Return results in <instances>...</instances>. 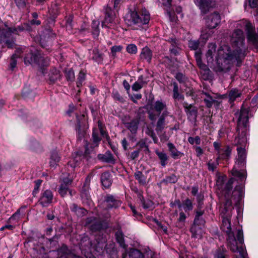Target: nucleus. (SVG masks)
I'll list each match as a JSON object with an SVG mask.
<instances>
[{"mask_svg": "<svg viewBox=\"0 0 258 258\" xmlns=\"http://www.w3.org/2000/svg\"><path fill=\"white\" fill-rule=\"evenodd\" d=\"M150 20V14L146 9H143L140 14L136 9L130 10L124 17L125 23L131 27L136 25L141 27L143 25L148 24Z\"/></svg>", "mask_w": 258, "mask_h": 258, "instance_id": "5", "label": "nucleus"}, {"mask_svg": "<svg viewBox=\"0 0 258 258\" xmlns=\"http://www.w3.org/2000/svg\"><path fill=\"white\" fill-rule=\"evenodd\" d=\"M25 63L26 64H32L37 66L39 68L40 72L45 75L47 73V65L45 64L46 62L44 58L40 53L34 54L32 53L28 54L25 58Z\"/></svg>", "mask_w": 258, "mask_h": 258, "instance_id": "8", "label": "nucleus"}, {"mask_svg": "<svg viewBox=\"0 0 258 258\" xmlns=\"http://www.w3.org/2000/svg\"><path fill=\"white\" fill-rule=\"evenodd\" d=\"M200 44L199 40H190L188 41V47L192 50H196L198 49Z\"/></svg>", "mask_w": 258, "mask_h": 258, "instance_id": "49", "label": "nucleus"}, {"mask_svg": "<svg viewBox=\"0 0 258 258\" xmlns=\"http://www.w3.org/2000/svg\"><path fill=\"white\" fill-rule=\"evenodd\" d=\"M39 203L43 207H47L48 206V191L45 190L39 200Z\"/></svg>", "mask_w": 258, "mask_h": 258, "instance_id": "40", "label": "nucleus"}, {"mask_svg": "<svg viewBox=\"0 0 258 258\" xmlns=\"http://www.w3.org/2000/svg\"><path fill=\"white\" fill-rule=\"evenodd\" d=\"M245 36L242 30L236 29L232 32L230 41L232 45L236 47L235 50H232L228 45L221 46L218 50L216 64L214 71L217 73H225L231 69L233 63L243 55V48L244 45Z\"/></svg>", "mask_w": 258, "mask_h": 258, "instance_id": "2", "label": "nucleus"}, {"mask_svg": "<svg viewBox=\"0 0 258 258\" xmlns=\"http://www.w3.org/2000/svg\"><path fill=\"white\" fill-rule=\"evenodd\" d=\"M156 155L160 160L161 166L165 167L168 164L169 157L167 154L164 151H160L158 150L155 151Z\"/></svg>", "mask_w": 258, "mask_h": 258, "instance_id": "27", "label": "nucleus"}, {"mask_svg": "<svg viewBox=\"0 0 258 258\" xmlns=\"http://www.w3.org/2000/svg\"><path fill=\"white\" fill-rule=\"evenodd\" d=\"M186 218V216L185 214L183 211H181L179 213V217L177 219V226L180 228H182L184 225Z\"/></svg>", "mask_w": 258, "mask_h": 258, "instance_id": "42", "label": "nucleus"}, {"mask_svg": "<svg viewBox=\"0 0 258 258\" xmlns=\"http://www.w3.org/2000/svg\"><path fill=\"white\" fill-rule=\"evenodd\" d=\"M231 153V149L228 146H226L217 153V160L220 159L228 160L230 157Z\"/></svg>", "mask_w": 258, "mask_h": 258, "instance_id": "20", "label": "nucleus"}, {"mask_svg": "<svg viewBox=\"0 0 258 258\" xmlns=\"http://www.w3.org/2000/svg\"><path fill=\"white\" fill-rule=\"evenodd\" d=\"M128 258H144V257L140 250L134 249L130 252Z\"/></svg>", "mask_w": 258, "mask_h": 258, "instance_id": "46", "label": "nucleus"}, {"mask_svg": "<svg viewBox=\"0 0 258 258\" xmlns=\"http://www.w3.org/2000/svg\"><path fill=\"white\" fill-rule=\"evenodd\" d=\"M237 158L235 164L231 170L232 174L241 179L245 178L244 168L246 164L245 149L243 147H237Z\"/></svg>", "mask_w": 258, "mask_h": 258, "instance_id": "6", "label": "nucleus"}, {"mask_svg": "<svg viewBox=\"0 0 258 258\" xmlns=\"http://www.w3.org/2000/svg\"><path fill=\"white\" fill-rule=\"evenodd\" d=\"M88 145H89V144L87 142H86L85 143V144L84 145L85 148V150L83 154L82 153V152H77V155L80 157L82 155H83L84 157L87 158L90 154L89 150L88 149Z\"/></svg>", "mask_w": 258, "mask_h": 258, "instance_id": "54", "label": "nucleus"}, {"mask_svg": "<svg viewBox=\"0 0 258 258\" xmlns=\"http://www.w3.org/2000/svg\"><path fill=\"white\" fill-rule=\"evenodd\" d=\"M246 132L247 129H241L239 131L236 130L237 135L235 138L234 144L237 147H243L245 149L247 143Z\"/></svg>", "mask_w": 258, "mask_h": 258, "instance_id": "12", "label": "nucleus"}, {"mask_svg": "<svg viewBox=\"0 0 258 258\" xmlns=\"http://www.w3.org/2000/svg\"><path fill=\"white\" fill-rule=\"evenodd\" d=\"M178 86L176 83H173V98L175 99L184 100V96L180 94L178 92Z\"/></svg>", "mask_w": 258, "mask_h": 258, "instance_id": "41", "label": "nucleus"}, {"mask_svg": "<svg viewBox=\"0 0 258 258\" xmlns=\"http://www.w3.org/2000/svg\"><path fill=\"white\" fill-rule=\"evenodd\" d=\"M91 59L98 64L102 63L103 60V54L100 52L98 49L95 48L90 52Z\"/></svg>", "mask_w": 258, "mask_h": 258, "instance_id": "21", "label": "nucleus"}, {"mask_svg": "<svg viewBox=\"0 0 258 258\" xmlns=\"http://www.w3.org/2000/svg\"><path fill=\"white\" fill-rule=\"evenodd\" d=\"M58 192L62 197L66 196L68 192H69V194L71 196L73 195L72 190H70L69 187L66 186L60 185L58 189Z\"/></svg>", "mask_w": 258, "mask_h": 258, "instance_id": "47", "label": "nucleus"}, {"mask_svg": "<svg viewBox=\"0 0 258 258\" xmlns=\"http://www.w3.org/2000/svg\"><path fill=\"white\" fill-rule=\"evenodd\" d=\"M134 176L140 185L145 186L147 184V177L142 171L137 170L134 173Z\"/></svg>", "mask_w": 258, "mask_h": 258, "instance_id": "31", "label": "nucleus"}, {"mask_svg": "<svg viewBox=\"0 0 258 258\" xmlns=\"http://www.w3.org/2000/svg\"><path fill=\"white\" fill-rule=\"evenodd\" d=\"M100 22L98 20H93L92 23V33L94 38H96L99 34V26Z\"/></svg>", "mask_w": 258, "mask_h": 258, "instance_id": "38", "label": "nucleus"}, {"mask_svg": "<svg viewBox=\"0 0 258 258\" xmlns=\"http://www.w3.org/2000/svg\"><path fill=\"white\" fill-rule=\"evenodd\" d=\"M112 96L114 99L116 101L121 103H123L124 101V98L117 91L113 92L112 93Z\"/></svg>", "mask_w": 258, "mask_h": 258, "instance_id": "57", "label": "nucleus"}, {"mask_svg": "<svg viewBox=\"0 0 258 258\" xmlns=\"http://www.w3.org/2000/svg\"><path fill=\"white\" fill-rule=\"evenodd\" d=\"M138 118H134L130 121L124 122V124L132 134H136L138 130L139 124Z\"/></svg>", "mask_w": 258, "mask_h": 258, "instance_id": "18", "label": "nucleus"}, {"mask_svg": "<svg viewBox=\"0 0 258 258\" xmlns=\"http://www.w3.org/2000/svg\"><path fill=\"white\" fill-rule=\"evenodd\" d=\"M100 179L102 185L105 188H108L112 184L111 176L109 171H105L102 173Z\"/></svg>", "mask_w": 258, "mask_h": 258, "instance_id": "22", "label": "nucleus"}, {"mask_svg": "<svg viewBox=\"0 0 258 258\" xmlns=\"http://www.w3.org/2000/svg\"><path fill=\"white\" fill-rule=\"evenodd\" d=\"M176 79L180 83H184L186 81V77L182 73H178L175 76Z\"/></svg>", "mask_w": 258, "mask_h": 258, "instance_id": "59", "label": "nucleus"}, {"mask_svg": "<svg viewBox=\"0 0 258 258\" xmlns=\"http://www.w3.org/2000/svg\"><path fill=\"white\" fill-rule=\"evenodd\" d=\"M138 197L144 209H149L152 207L153 202L150 200H146L141 193H139Z\"/></svg>", "mask_w": 258, "mask_h": 258, "instance_id": "37", "label": "nucleus"}, {"mask_svg": "<svg viewBox=\"0 0 258 258\" xmlns=\"http://www.w3.org/2000/svg\"><path fill=\"white\" fill-rule=\"evenodd\" d=\"M88 187H86V183L84 184V186L82 189L81 192V197L82 199H86L89 200L90 198V196L89 194V191L88 190Z\"/></svg>", "mask_w": 258, "mask_h": 258, "instance_id": "50", "label": "nucleus"}, {"mask_svg": "<svg viewBox=\"0 0 258 258\" xmlns=\"http://www.w3.org/2000/svg\"><path fill=\"white\" fill-rule=\"evenodd\" d=\"M188 141L191 145H194V144H196V145H200L201 142V140L200 137L197 136L195 138L189 137L188 138Z\"/></svg>", "mask_w": 258, "mask_h": 258, "instance_id": "53", "label": "nucleus"}, {"mask_svg": "<svg viewBox=\"0 0 258 258\" xmlns=\"http://www.w3.org/2000/svg\"><path fill=\"white\" fill-rule=\"evenodd\" d=\"M70 209L72 212L75 213V214L78 217H83L86 215L87 211L86 209L83 208L79 207L76 204H73L70 207Z\"/></svg>", "mask_w": 258, "mask_h": 258, "instance_id": "29", "label": "nucleus"}, {"mask_svg": "<svg viewBox=\"0 0 258 258\" xmlns=\"http://www.w3.org/2000/svg\"><path fill=\"white\" fill-rule=\"evenodd\" d=\"M140 57L150 62L152 57V51L148 47H145L142 49Z\"/></svg>", "mask_w": 258, "mask_h": 258, "instance_id": "33", "label": "nucleus"}, {"mask_svg": "<svg viewBox=\"0 0 258 258\" xmlns=\"http://www.w3.org/2000/svg\"><path fill=\"white\" fill-rule=\"evenodd\" d=\"M60 78V71L55 68L51 69L49 72V84L54 83Z\"/></svg>", "mask_w": 258, "mask_h": 258, "instance_id": "28", "label": "nucleus"}, {"mask_svg": "<svg viewBox=\"0 0 258 258\" xmlns=\"http://www.w3.org/2000/svg\"><path fill=\"white\" fill-rule=\"evenodd\" d=\"M61 179L62 182L60 185L66 186L69 187L70 185H71L72 178L69 174H63Z\"/></svg>", "mask_w": 258, "mask_h": 258, "instance_id": "44", "label": "nucleus"}, {"mask_svg": "<svg viewBox=\"0 0 258 258\" xmlns=\"http://www.w3.org/2000/svg\"><path fill=\"white\" fill-rule=\"evenodd\" d=\"M206 96V98L204 99V102L207 107L210 108L213 105L218 107L220 104V102L218 100L214 99L209 94L207 93H203Z\"/></svg>", "mask_w": 258, "mask_h": 258, "instance_id": "30", "label": "nucleus"}, {"mask_svg": "<svg viewBox=\"0 0 258 258\" xmlns=\"http://www.w3.org/2000/svg\"><path fill=\"white\" fill-rule=\"evenodd\" d=\"M92 137L93 144L94 145V147L97 146L101 140V138L99 136V133L97 130H93Z\"/></svg>", "mask_w": 258, "mask_h": 258, "instance_id": "43", "label": "nucleus"}, {"mask_svg": "<svg viewBox=\"0 0 258 258\" xmlns=\"http://www.w3.org/2000/svg\"><path fill=\"white\" fill-rule=\"evenodd\" d=\"M87 224H91L90 227L92 232L100 231L102 228V224L100 221L96 220L94 217L88 218L86 220Z\"/></svg>", "mask_w": 258, "mask_h": 258, "instance_id": "17", "label": "nucleus"}, {"mask_svg": "<svg viewBox=\"0 0 258 258\" xmlns=\"http://www.w3.org/2000/svg\"><path fill=\"white\" fill-rule=\"evenodd\" d=\"M221 16L219 13L214 12L206 18V26L209 29H215L220 23Z\"/></svg>", "mask_w": 258, "mask_h": 258, "instance_id": "11", "label": "nucleus"}, {"mask_svg": "<svg viewBox=\"0 0 258 258\" xmlns=\"http://www.w3.org/2000/svg\"><path fill=\"white\" fill-rule=\"evenodd\" d=\"M178 180L177 177L175 174H171L170 176L166 177V181L169 183H174Z\"/></svg>", "mask_w": 258, "mask_h": 258, "instance_id": "60", "label": "nucleus"}, {"mask_svg": "<svg viewBox=\"0 0 258 258\" xmlns=\"http://www.w3.org/2000/svg\"><path fill=\"white\" fill-rule=\"evenodd\" d=\"M183 208L185 212L191 211L193 209V205L191 201L187 198L181 203V208Z\"/></svg>", "mask_w": 258, "mask_h": 258, "instance_id": "39", "label": "nucleus"}, {"mask_svg": "<svg viewBox=\"0 0 258 258\" xmlns=\"http://www.w3.org/2000/svg\"><path fill=\"white\" fill-rule=\"evenodd\" d=\"M227 246L233 252H238L242 258L244 257V251L242 247L238 246L237 240L236 239L234 233L230 234L227 235L226 237Z\"/></svg>", "mask_w": 258, "mask_h": 258, "instance_id": "10", "label": "nucleus"}, {"mask_svg": "<svg viewBox=\"0 0 258 258\" xmlns=\"http://www.w3.org/2000/svg\"><path fill=\"white\" fill-rule=\"evenodd\" d=\"M140 152V150H138L132 152L130 154L128 155V158L131 160H134L137 158Z\"/></svg>", "mask_w": 258, "mask_h": 258, "instance_id": "62", "label": "nucleus"}, {"mask_svg": "<svg viewBox=\"0 0 258 258\" xmlns=\"http://www.w3.org/2000/svg\"><path fill=\"white\" fill-rule=\"evenodd\" d=\"M60 157L57 151L54 150L51 152L49 167L55 168L58 165V163L60 161Z\"/></svg>", "mask_w": 258, "mask_h": 258, "instance_id": "23", "label": "nucleus"}, {"mask_svg": "<svg viewBox=\"0 0 258 258\" xmlns=\"http://www.w3.org/2000/svg\"><path fill=\"white\" fill-rule=\"evenodd\" d=\"M186 113L187 119L195 126L197 125V116L198 114V109L196 106L191 104H188L186 102L182 103Z\"/></svg>", "mask_w": 258, "mask_h": 258, "instance_id": "9", "label": "nucleus"}, {"mask_svg": "<svg viewBox=\"0 0 258 258\" xmlns=\"http://www.w3.org/2000/svg\"><path fill=\"white\" fill-rule=\"evenodd\" d=\"M19 57V55L17 54H14L11 57V60L10 62V68L11 70H13L17 65V60L16 58Z\"/></svg>", "mask_w": 258, "mask_h": 258, "instance_id": "56", "label": "nucleus"}, {"mask_svg": "<svg viewBox=\"0 0 258 258\" xmlns=\"http://www.w3.org/2000/svg\"><path fill=\"white\" fill-rule=\"evenodd\" d=\"M214 258H229L227 250L224 245L218 247L214 253Z\"/></svg>", "mask_w": 258, "mask_h": 258, "instance_id": "25", "label": "nucleus"}, {"mask_svg": "<svg viewBox=\"0 0 258 258\" xmlns=\"http://www.w3.org/2000/svg\"><path fill=\"white\" fill-rule=\"evenodd\" d=\"M202 78L204 80H209L211 77V72L210 69L205 70L204 71H201L200 72Z\"/></svg>", "mask_w": 258, "mask_h": 258, "instance_id": "51", "label": "nucleus"}, {"mask_svg": "<svg viewBox=\"0 0 258 258\" xmlns=\"http://www.w3.org/2000/svg\"><path fill=\"white\" fill-rule=\"evenodd\" d=\"M197 5L203 14L207 13L211 8L215 5L214 0H197Z\"/></svg>", "mask_w": 258, "mask_h": 258, "instance_id": "15", "label": "nucleus"}, {"mask_svg": "<svg viewBox=\"0 0 258 258\" xmlns=\"http://www.w3.org/2000/svg\"><path fill=\"white\" fill-rule=\"evenodd\" d=\"M80 117V119L79 118L78 116H77V123L76 125V131L77 132L78 140H81L84 138L86 134L85 128L83 127V125L86 122V120L84 115H81Z\"/></svg>", "mask_w": 258, "mask_h": 258, "instance_id": "14", "label": "nucleus"}, {"mask_svg": "<svg viewBox=\"0 0 258 258\" xmlns=\"http://www.w3.org/2000/svg\"><path fill=\"white\" fill-rule=\"evenodd\" d=\"M219 164V160H217V159H216V162H214L212 161V160H210L207 165L208 167V170L209 171H214L215 169L217 168V166Z\"/></svg>", "mask_w": 258, "mask_h": 258, "instance_id": "52", "label": "nucleus"}, {"mask_svg": "<svg viewBox=\"0 0 258 258\" xmlns=\"http://www.w3.org/2000/svg\"><path fill=\"white\" fill-rule=\"evenodd\" d=\"M39 258H48V254L45 252V250L43 247L40 249V253L38 256Z\"/></svg>", "mask_w": 258, "mask_h": 258, "instance_id": "64", "label": "nucleus"}, {"mask_svg": "<svg viewBox=\"0 0 258 258\" xmlns=\"http://www.w3.org/2000/svg\"><path fill=\"white\" fill-rule=\"evenodd\" d=\"M209 48V49L206 53V57L208 63H213L214 61V53L216 51V46L215 45H211Z\"/></svg>", "mask_w": 258, "mask_h": 258, "instance_id": "35", "label": "nucleus"}, {"mask_svg": "<svg viewBox=\"0 0 258 258\" xmlns=\"http://www.w3.org/2000/svg\"><path fill=\"white\" fill-rule=\"evenodd\" d=\"M147 134L152 138L154 143H158V139L153 130H149Z\"/></svg>", "mask_w": 258, "mask_h": 258, "instance_id": "61", "label": "nucleus"}, {"mask_svg": "<svg viewBox=\"0 0 258 258\" xmlns=\"http://www.w3.org/2000/svg\"><path fill=\"white\" fill-rule=\"evenodd\" d=\"M242 91L237 88H233L228 92L229 102L230 104L234 102V101L241 97Z\"/></svg>", "mask_w": 258, "mask_h": 258, "instance_id": "24", "label": "nucleus"}, {"mask_svg": "<svg viewBox=\"0 0 258 258\" xmlns=\"http://www.w3.org/2000/svg\"><path fill=\"white\" fill-rule=\"evenodd\" d=\"M201 226L193 224L190 229L191 233V236L194 238H201L203 231Z\"/></svg>", "mask_w": 258, "mask_h": 258, "instance_id": "32", "label": "nucleus"}, {"mask_svg": "<svg viewBox=\"0 0 258 258\" xmlns=\"http://www.w3.org/2000/svg\"><path fill=\"white\" fill-rule=\"evenodd\" d=\"M205 221L202 217H199L198 216H195L193 224L203 226L205 224Z\"/></svg>", "mask_w": 258, "mask_h": 258, "instance_id": "58", "label": "nucleus"}, {"mask_svg": "<svg viewBox=\"0 0 258 258\" xmlns=\"http://www.w3.org/2000/svg\"><path fill=\"white\" fill-rule=\"evenodd\" d=\"M98 160L107 163L114 164L115 159L110 151H107L105 154H99L97 155Z\"/></svg>", "mask_w": 258, "mask_h": 258, "instance_id": "19", "label": "nucleus"}, {"mask_svg": "<svg viewBox=\"0 0 258 258\" xmlns=\"http://www.w3.org/2000/svg\"><path fill=\"white\" fill-rule=\"evenodd\" d=\"M126 51L131 54H136L137 52V47L134 44H130L126 47Z\"/></svg>", "mask_w": 258, "mask_h": 258, "instance_id": "55", "label": "nucleus"}, {"mask_svg": "<svg viewBox=\"0 0 258 258\" xmlns=\"http://www.w3.org/2000/svg\"><path fill=\"white\" fill-rule=\"evenodd\" d=\"M150 108L158 113L156 114L151 110L148 111V117L152 121H155L158 117L155 130L159 135L163 131L166 126L165 118L169 114L167 105L165 102L162 100H157L151 105Z\"/></svg>", "mask_w": 258, "mask_h": 258, "instance_id": "3", "label": "nucleus"}, {"mask_svg": "<svg viewBox=\"0 0 258 258\" xmlns=\"http://www.w3.org/2000/svg\"><path fill=\"white\" fill-rule=\"evenodd\" d=\"M170 42L171 43L170 51L175 55H177L179 50L178 40L175 38H171Z\"/></svg>", "mask_w": 258, "mask_h": 258, "instance_id": "34", "label": "nucleus"}, {"mask_svg": "<svg viewBox=\"0 0 258 258\" xmlns=\"http://www.w3.org/2000/svg\"><path fill=\"white\" fill-rule=\"evenodd\" d=\"M104 204H105V209H110L111 208H116L120 205V202L116 200L113 196L107 195L105 198Z\"/></svg>", "mask_w": 258, "mask_h": 258, "instance_id": "16", "label": "nucleus"}, {"mask_svg": "<svg viewBox=\"0 0 258 258\" xmlns=\"http://www.w3.org/2000/svg\"><path fill=\"white\" fill-rule=\"evenodd\" d=\"M237 240L239 243L242 244L243 242V232L241 230H238L236 234Z\"/></svg>", "mask_w": 258, "mask_h": 258, "instance_id": "63", "label": "nucleus"}, {"mask_svg": "<svg viewBox=\"0 0 258 258\" xmlns=\"http://www.w3.org/2000/svg\"><path fill=\"white\" fill-rule=\"evenodd\" d=\"M223 178L224 177L219 178L217 181V185L218 188L221 189V194L224 200L223 207L220 209L222 218L220 228L227 235L233 233L231 231L230 222L232 211L233 209L232 201L233 200L235 204L238 203L241 199L243 190L240 185L236 186L234 190H232L235 180L234 178H230L225 184L223 183Z\"/></svg>", "mask_w": 258, "mask_h": 258, "instance_id": "1", "label": "nucleus"}, {"mask_svg": "<svg viewBox=\"0 0 258 258\" xmlns=\"http://www.w3.org/2000/svg\"><path fill=\"white\" fill-rule=\"evenodd\" d=\"M25 210V208H20L8 220V222H11L13 220L16 221H18L20 219L22 218L24 215V212L23 210Z\"/></svg>", "mask_w": 258, "mask_h": 258, "instance_id": "36", "label": "nucleus"}, {"mask_svg": "<svg viewBox=\"0 0 258 258\" xmlns=\"http://www.w3.org/2000/svg\"><path fill=\"white\" fill-rule=\"evenodd\" d=\"M4 26L5 28L0 25V44L4 42L10 48L15 45V35H19L20 32L24 30H31L29 24H24L17 27H9L6 23Z\"/></svg>", "mask_w": 258, "mask_h": 258, "instance_id": "4", "label": "nucleus"}, {"mask_svg": "<svg viewBox=\"0 0 258 258\" xmlns=\"http://www.w3.org/2000/svg\"><path fill=\"white\" fill-rule=\"evenodd\" d=\"M167 146L169 151L170 153V155L173 159H177L181 157L183 155V153L178 151L173 144L168 143L167 144Z\"/></svg>", "mask_w": 258, "mask_h": 258, "instance_id": "26", "label": "nucleus"}, {"mask_svg": "<svg viewBox=\"0 0 258 258\" xmlns=\"http://www.w3.org/2000/svg\"><path fill=\"white\" fill-rule=\"evenodd\" d=\"M64 74L68 81L73 82L74 81L75 74L72 69H66Z\"/></svg>", "mask_w": 258, "mask_h": 258, "instance_id": "45", "label": "nucleus"}, {"mask_svg": "<svg viewBox=\"0 0 258 258\" xmlns=\"http://www.w3.org/2000/svg\"><path fill=\"white\" fill-rule=\"evenodd\" d=\"M105 18L102 22V26L109 28L114 23V14L110 7L108 6L104 9Z\"/></svg>", "mask_w": 258, "mask_h": 258, "instance_id": "13", "label": "nucleus"}, {"mask_svg": "<svg viewBox=\"0 0 258 258\" xmlns=\"http://www.w3.org/2000/svg\"><path fill=\"white\" fill-rule=\"evenodd\" d=\"M115 237L117 242L119 243L120 246H125L123 234L121 232H117L115 234Z\"/></svg>", "mask_w": 258, "mask_h": 258, "instance_id": "48", "label": "nucleus"}, {"mask_svg": "<svg viewBox=\"0 0 258 258\" xmlns=\"http://www.w3.org/2000/svg\"><path fill=\"white\" fill-rule=\"evenodd\" d=\"M237 117V130L247 129L249 126V118L251 116L250 109L243 104L240 110H237L234 113Z\"/></svg>", "mask_w": 258, "mask_h": 258, "instance_id": "7", "label": "nucleus"}]
</instances>
